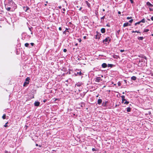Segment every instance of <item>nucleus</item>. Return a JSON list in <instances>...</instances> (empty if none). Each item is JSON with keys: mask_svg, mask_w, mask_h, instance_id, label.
<instances>
[{"mask_svg": "<svg viewBox=\"0 0 153 153\" xmlns=\"http://www.w3.org/2000/svg\"><path fill=\"white\" fill-rule=\"evenodd\" d=\"M126 110L128 112H129L131 110V108L130 107H128L126 108Z\"/></svg>", "mask_w": 153, "mask_h": 153, "instance_id": "2eb2a0df", "label": "nucleus"}, {"mask_svg": "<svg viewBox=\"0 0 153 153\" xmlns=\"http://www.w3.org/2000/svg\"><path fill=\"white\" fill-rule=\"evenodd\" d=\"M29 84V82H25L24 83V84H23V86H25V85L26 84Z\"/></svg>", "mask_w": 153, "mask_h": 153, "instance_id": "412c9836", "label": "nucleus"}, {"mask_svg": "<svg viewBox=\"0 0 153 153\" xmlns=\"http://www.w3.org/2000/svg\"><path fill=\"white\" fill-rule=\"evenodd\" d=\"M121 97L122 98V102H123L124 101L126 100V99H125V96L124 95L122 96H121Z\"/></svg>", "mask_w": 153, "mask_h": 153, "instance_id": "1a4fd4ad", "label": "nucleus"}, {"mask_svg": "<svg viewBox=\"0 0 153 153\" xmlns=\"http://www.w3.org/2000/svg\"><path fill=\"white\" fill-rule=\"evenodd\" d=\"M129 25L128 22H126V23H125L124 24L123 26V27H125L127 26L128 25Z\"/></svg>", "mask_w": 153, "mask_h": 153, "instance_id": "9d476101", "label": "nucleus"}, {"mask_svg": "<svg viewBox=\"0 0 153 153\" xmlns=\"http://www.w3.org/2000/svg\"><path fill=\"white\" fill-rule=\"evenodd\" d=\"M151 19L152 21H153V16H152L151 17Z\"/></svg>", "mask_w": 153, "mask_h": 153, "instance_id": "c03bdc74", "label": "nucleus"}, {"mask_svg": "<svg viewBox=\"0 0 153 153\" xmlns=\"http://www.w3.org/2000/svg\"><path fill=\"white\" fill-rule=\"evenodd\" d=\"M82 74V73L81 72H77V74H76V75H81Z\"/></svg>", "mask_w": 153, "mask_h": 153, "instance_id": "bb28decb", "label": "nucleus"}, {"mask_svg": "<svg viewBox=\"0 0 153 153\" xmlns=\"http://www.w3.org/2000/svg\"><path fill=\"white\" fill-rule=\"evenodd\" d=\"M47 5V4H45V6H46Z\"/></svg>", "mask_w": 153, "mask_h": 153, "instance_id": "e2e57ef3", "label": "nucleus"}, {"mask_svg": "<svg viewBox=\"0 0 153 153\" xmlns=\"http://www.w3.org/2000/svg\"><path fill=\"white\" fill-rule=\"evenodd\" d=\"M46 100H44L43 102H46Z\"/></svg>", "mask_w": 153, "mask_h": 153, "instance_id": "3c124183", "label": "nucleus"}, {"mask_svg": "<svg viewBox=\"0 0 153 153\" xmlns=\"http://www.w3.org/2000/svg\"><path fill=\"white\" fill-rule=\"evenodd\" d=\"M81 84L80 83H77L76 84V85H77L78 87H79L81 86Z\"/></svg>", "mask_w": 153, "mask_h": 153, "instance_id": "cd10ccee", "label": "nucleus"}, {"mask_svg": "<svg viewBox=\"0 0 153 153\" xmlns=\"http://www.w3.org/2000/svg\"><path fill=\"white\" fill-rule=\"evenodd\" d=\"M131 18V17H127V19H129Z\"/></svg>", "mask_w": 153, "mask_h": 153, "instance_id": "f704fd0d", "label": "nucleus"}, {"mask_svg": "<svg viewBox=\"0 0 153 153\" xmlns=\"http://www.w3.org/2000/svg\"><path fill=\"white\" fill-rule=\"evenodd\" d=\"M58 7H59V9H61V8L62 7H61V6H59Z\"/></svg>", "mask_w": 153, "mask_h": 153, "instance_id": "de8ad7c7", "label": "nucleus"}, {"mask_svg": "<svg viewBox=\"0 0 153 153\" xmlns=\"http://www.w3.org/2000/svg\"><path fill=\"white\" fill-rule=\"evenodd\" d=\"M30 44L32 46H33L34 45V44L33 43H31Z\"/></svg>", "mask_w": 153, "mask_h": 153, "instance_id": "ea45409f", "label": "nucleus"}, {"mask_svg": "<svg viewBox=\"0 0 153 153\" xmlns=\"http://www.w3.org/2000/svg\"><path fill=\"white\" fill-rule=\"evenodd\" d=\"M146 5L151 7H153V5L151 4L149 2H146Z\"/></svg>", "mask_w": 153, "mask_h": 153, "instance_id": "0eeeda50", "label": "nucleus"}, {"mask_svg": "<svg viewBox=\"0 0 153 153\" xmlns=\"http://www.w3.org/2000/svg\"><path fill=\"white\" fill-rule=\"evenodd\" d=\"M98 95H97V96H96L97 97H98Z\"/></svg>", "mask_w": 153, "mask_h": 153, "instance_id": "69168bd1", "label": "nucleus"}, {"mask_svg": "<svg viewBox=\"0 0 153 153\" xmlns=\"http://www.w3.org/2000/svg\"><path fill=\"white\" fill-rule=\"evenodd\" d=\"M31 34H33V33H32V32H31Z\"/></svg>", "mask_w": 153, "mask_h": 153, "instance_id": "0e129e2a", "label": "nucleus"}, {"mask_svg": "<svg viewBox=\"0 0 153 153\" xmlns=\"http://www.w3.org/2000/svg\"><path fill=\"white\" fill-rule=\"evenodd\" d=\"M111 39L109 37H107L106 38V39L103 40V43H105L106 42H108L109 43V42H110Z\"/></svg>", "mask_w": 153, "mask_h": 153, "instance_id": "f257e3e1", "label": "nucleus"}, {"mask_svg": "<svg viewBox=\"0 0 153 153\" xmlns=\"http://www.w3.org/2000/svg\"><path fill=\"white\" fill-rule=\"evenodd\" d=\"M77 45V44H76V45Z\"/></svg>", "mask_w": 153, "mask_h": 153, "instance_id": "338daca9", "label": "nucleus"}, {"mask_svg": "<svg viewBox=\"0 0 153 153\" xmlns=\"http://www.w3.org/2000/svg\"><path fill=\"white\" fill-rule=\"evenodd\" d=\"M82 9V7H81L79 9V10H81Z\"/></svg>", "mask_w": 153, "mask_h": 153, "instance_id": "864d4df0", "label": "nucleus"}, {"mask_svg": "<svg viewBox=\"0 0 153 153\" xmlns=\"http://www.w3.org/2000/svg\"><path fill=\"white\" fill-rule=\"evenodd\" d=\"M30 80V78L29 77H28L27 78L25 79V81L26 82H28L29 83V80Z\"/></svg>", "mask_w": 153, "mask_h": 153, "instance_id": "aec40b11", "label": "nucleus"}, {"mask_svg": "<svg viewBox=\"0 0 153 153\" xmlns=\"http://www.w3.org/2000/svg\"><path fill=\"white\" fill-rule=\"evenodd\" d=\"M149 31V30L148 29H145L144 30V32H147Z\"/></svg>", "mask_w": 153, "mask_h": 153, "instance_id": "a878e982", "label": "nucleus"}, {"mask_svg": "<svg viewBox=\"0 0 153 153\" xmlns=\"http://www.w3.org/2000/svg\"><path fill=\"white\" fill-rule=\"evenodd\" d=\"M101 31L102 33H104L105 32V29L104 28H102L101 30Z\"/></svg>", "mask_w": 153, "mask_h": 153, "instance_id": "ddd939ff", "label": "nucleus"}, {"mask_svg": "<svg viewBox=\"0 0 153 153\" xmlns=\"http://www.w3.org/2000/svg\"><path fill=\"white\" fill-rule=\"evenodd\" d=\"M107 26H108L109 27V26L108 25H107Z\"/></svg>", "mask_w": 153, "mask_h": 153, "instance_id": "052dcab7", "label": "nucleus"}, {"mask_svg": "<svg viewBox=\"0 0 153 153\" xmlns=\"http://www.w3.org/2000/svg\"><path fill=\"white\" fill-rule=\"evenodd\" d=\"M118 13L119 14H121V12H120V11H119V12H118Z\"/></svg>", "mask_w": 153, "mask_h": 153, "instance_id": "8fccbe9b", "label": "nucleus"}, {"mask_svg": "<svg viewBox=\"0 0 153 153\" xmlns=\"http://www.w3.org/2000/svg\"><path fill=\"white\" fill-rule=\"evenodd\" d=\"M138 39L139 40H142L143 39V37H138Z\"/></svg>", "mask_w": 153, "mask_h": 153, "instance_id": "6ab92c4d", "label": "nucleus"}, {"mask_svg": "<svg viewBox=\"0 0 153 153\" xmlns=\"http://www.w3.org/2000/svg\"><path fill=\"white\" fill-rule=\"evenodd\" d=\"M100 35H99V34L98 33L97 35H96L95 38L96 39H99L100 38Z\"/></svg>", "mask_w": 153, "mask_h": 153, "instance_id": "4468645a", "label": "nucleus"}, {"mask_svg": "<svg viewBox=\"0 0 153 153\" xmlns=\"http://www.w3.org/2000/svg\"><path fill=\"white\" fill-rule=\"evenodd\" d=\"M92 150L93 151H96V149L94 148H93L92 149Z\"/></svg>", "mask_w": 153, "mask_h": 153, "instance_id": "79ce46f5", "label": "nucleus"}, {"mask_svg": "<svg viewBox=\"0 0 153 153\" xmlns=\"http://www.w3.org/2000/svg\"><path fill=\"white\" fill-rule=\"evenodd\" d=\"M66 31V30H65L63 32V33L64 34L65 33Z\"/></svg>", "mask_w": 153, "mask_h": 153, "instance_id": "603ef678", "label": "nucleus"}, {"mask_svg": "<svg viewBox=\"0 0 153 153\" xmlns=\"http://www.w3.org/2000/svg\"><path fill=\"white\" fill-rule=\"evenodd\" d=\"M85 4L87 5L88 6V7L90 8L91 4L90 3H88V1H85Z\"/></svg>", "mask_w": 153, "mask_h": 153, "instance_id": "f8f14e48", "label": "nucleus"}, {"mask_svg": "<svg viewBox=\"0 0 153 153\" xmlns=\"http://www.w3.org/2000/svg\"><path fill=\"white\" fill-rule=\"evenodd\" d=\"M108 103V102L107 101H105V102H103V105H104V106H106V105Z\"/></svg>", "mask_w": 153, "mask_h": 153, "instance_id": "f3484780", "label": "nucleus"}, {"mask_svg": "<svg viewBox=\"0 0 153 153\" xmlns=\"http://www.w3.org/2000/svg\"><path fill=\"white\" fill-rule=\"evenodd\" d=\"M105 18V16L101 18V19H103Z\"/></svg>", "mask_w": 153, "mask_h": 153, "instance_id": "58836bf2", "label": "nucleus"}, {"mask_svg": "<svg viewBox=\"0 0 153 153\" xmlns=\"http://www.w3.org/2000/svg\"><path fill=\"white\" fill-rule=\"evenodd\" d=\"M122 93H123V94H125V92H123Z\"/></svg>", "mask_w": 153, "mask_h": 153, "instance_id": "4d7b16f0", "label": "nucleus"}, {"mask_svg": "<svg viewBox=\"0 0 153 153\" xmlns=\"http://www.w3.org/2000/svg\"><path fill=\"white\" fill-rule=\"evenodd\" d=\"M133 19H131V20L129 21V22L130 23H131L133 22Z\"/></svg>", "mask_w": 153, "mask_h": 153, "instance_id": "2f4dec72", "label": "nucleus"}, {"mask_svg": "<svg viewBox=\"0 0 153 153\" xmlns=\"http://www.w3.org/2000/svg\"><path fill=\"white\" fill-rule=\"evenodd\" d=\"M81 39H80V40H79V42H81Z\"/></svg>", "mask_w": 153, "mask_h": 153, "instance_id": "6e6d98bb", "label": "nucleus"}, {"mask_svg": "<svg viewBox=\"0 0 153 153\" xmlns=\"http://www.w3.org/2000/svg\"><path fill=\"white\" fill-rule=\"evenodd\" d=\"M107 66V64L105 63H103L102 65V66L103 68H105Z\"/></svg>", "mask_w": 153, "mask_h": 153, "instance_id": "6e6552de", "label": "nucleus"}, {"mask_svg": "<svg viewBox=\"0 0 153 153\" xmlns=\"http://www.w3.org/2000/svg\"><path fill=\"white\" fill-rule=\"evenodd\" d=\"M59 29L60 30H62V28H61V27H59Z\"/></svg>", "mask_w": 153, "mask_h": 153, "instance_id": "37998d69", "label": "nucleus"}, {"mask_svg": "<svg viewBox=\"0 0 153 153\" xmlns=\"http://www.w3.org/2000/svg\"><path fill=\"white\" fill-rule=\"evenodd\" d=\"M40 103L39 102H35L34 103V105L36 106H39Z\"/></svg>", "mask_w": 153, "mask_h": 153, "instance_id": "423d86ee", "label": "nucleus"}, {"mask_svg": "<svg viewBox=\"0 0 153 153\" xmlns=\"http://www.w3.org/2000/svg\"><path fill=\"white\" fill-rule=\"evenodd\" d=\"M102 10H103V11H105V9H103Z\"/></svg>", "mask_w": 153, "mask_h": 153, "instance_id": "5fc2aeb1", "label": "nucleus"}, {"mask_svg": "<svg viewBox=\"0 0 153 153\" xmlns=\"http://www.w3.org/2000/svg\"><path fill=\"white\" fill-rule=\"evenodd\" d=\"M140 23V21L138 22H137L135 24V25H137V24H139Z\"/></svg>", "mask_w": 153, "mask_h": 153, "instance_id": "c756f323", "label": "nucleus"}, {"mask_svg": "<svg viewBox=\"0 0 153 153\" xmlns=\"http://www.w3.org/2000/svg\"><path fill=\"white\" fill-rule=\"evenodd\" d=\"M36 146H38V144H36Z\"/></svg>", "mask_w": 153, "mask_h": 153, "instance_id": "bf43d9fd", "label": "nucleus"}, {"mask_svg": "<svg viewBox=\"0 0 153 153\" xmlns=\"http://www.w3.org/2000/svg\"><path fill=\"white\" fill-rule=\"evenodd\" d=\"M149 11H153V9L151 8H149Z\"/></svg>", "mask_w": 153, "mask_h": 153, "instance_id": "c9c22d12", "label": "nucleus"}, {"mask_svg": "<svg viewBox=\"0 0 153 153\" xmlns=\"http://www.w3.org/2000/svg\"><path fill=\"white\" fill-rule=\"evenodd\" d=\"M102 102V100L101 99H99L97 101V103L98 104L100 105L101 103Z\"/></svg>", "mask_w": 153, "mask_h": 153, "instance_id": "9b49d317", "label": "nucleus"}, {"mask_svg": "<svg viewBox=\"0 0 153 153\" xmlns=\"http://www.w3.org/2000/svg\"><path fill=\"white\" fill-rule=\"evenodd\" d=\"M86 36H84V37H83V38H84V39H86Z\"/></svg>", "mask_w": 153, "mask_h": 153, "instance_id": "09e8293b", "label": "nucleus"}, {"mask_svg": "<svg viewBox=\"0 0 153 153\" xmlns=\"http://www.w3.org/2000/svg\"><path fill=\"white\" fill-rule=\"evenodd\" d=\"M131 79L133 80H135L136 79V77L135 76H132L131 77Z\"/></svg>", "mask_w": 153, "mask_h": 153, "instance_id": "dca6fc26", "label": "nucleus"}, {"mask_svg": "<svg viewBox=\"0 0 153 153\" xmlns=\"http://www.w3.org/2000/svg\"><path fill=\"white\" fill-rule=\"evenodd\" d=\"M145 59H146V57H145L144 58Z\"/></svg>", "mask_w": 153, "mask_h": 153, "instance_id": "774afa93", "label": "nucleus"}, {"mask_svg": "<svg viewBox=\"0 0 153 153\" xmlns=\"http://www.w3.org/2000/svg\"><path fill=\"white\" fill-rule=\"evenodd\" d=\"M68 30V29L67 28H66L65 30L66 31V30Z\"/></svg>", "mask_w": 153, "mask_h": 153, "instance_id": "13d9d810", "label": "nucleus"}, {"mask_svg": "<svg viewBox=\"0 0 153 153\" xmlns=\"http://www.w3.org/2000/svg\"><path fill=\"white\" fill-rule=\"evenodd\" d=\"M8 1V6H10L13 5V2L12 0H7Z\"/></svg>", "mask_w": 153, "mask_h": 153, "instance_id": "f03ea898", "label": "nucleus"}, {"mask_svg": "<svg viewBox=\"0 0 153 153\" xmlns=\"http://www.w3.org/2000/svg\"><path fill=\"white\" fill-rule=\"evenodd\" d=\"M129 103V102L127 101H126L124 102L125 104H128Z\"/></svg>", "mask_w": 153, "mask_h": 153, "instance_id": "72a5a7b5", "label": "nucleus"}, {"mask_svg": "<svg viewBox=\"0 0 153 153\" xmlns=\"http://www.w3.org/2000/svg\"><path fill=\"white\" fill-rule=\"evenodd\" d=\"M32 29H33V27H29V29L30 31H31V30Z\"/></svg>", "mask_w": 153, "mask_h": 153, "instance_id": "473e14b6", "label": "nucleus"}, {"mask_svg": "<svg viewBox=\"0 0 153 153\" xmlns=\"http://www.w3.org/2000/svg\"><path fill=\"white\" fill-rule=\"evenodd\" d=\"M63 51L64 52H66L67 51V50L66 49H63Z\"/></svg>", "mask_w": 153, "mask_h": 153, "instance_id": "e433bc0d", "label": "nucleus"}, {"mask_svg": "<svg viewBox=\"0 0 153 153\" xmlns=\"http://www.w3.org/2000/svg\"><path fill=\"white\" fill-rule=\"evenodd\" d=\"M113 65H112V64H108V67H110L111 68V67H112Z\"/></svg>", "mask_w": 153, "mask_h": 153, "instance_id": "b1692460", "label": "nucleus"}, {"mask_svg": "<svg viewBox=\"0 0 153 153\" xmlns=\"http://www.w3.org/2000/svg\"><path fill=\"white\" fill-rule=\"evenodd\" d=\"M2 118L3 119H4L6 118V115L5 114H4L2 117Z\"/></svg>", "mask_w": 153, "mask_h": 153, "instance_id": "5701e85b", "label": "nucleus"}, {"mask_svg": "<svg viewBox=\"0 0 153 153\" xmlns=\"http://www.w3.org/2000/svg\"><path fill=\"white\" fill-rule=\"evenodd\" d=\"M46 3H48V1H46Z\"/></svg>", "mask_w": 153, "mask_h": 153, "instance_id": "680f3d73", "label": "nucleus"}, {"mask_svg": "<svg viewBox=\"0 0 153 153\" xmlns=\"http://www.w3.org/2000/svg\"><path fill=\"white\" fill-rule=\"evenodd\" d=\"M102 80L101 78L100 77H97L96 78L95 81L99 82L100 81Z\"/></svg>", "mask_w": 153, "mask_h": 153, "instance_id": "20e7f679", "label": "nucleus"}, {"mask_svg": "<svg viewBox=\"0 0 153 153\" xmlns=\"http://www.w3.org/2000/svg\"><path fill=\"white\" fill-rule=\"evenodd\" d=\"M62 10H63V11H65V8H63V9H62Z\"/></svg>", "mask_w": 153, "mask_h": 153, "instance_id": "49530a36", "label": "nucleus"}, {"mask_svg": "<svg viewBox=\"0 0 153 153\" xmlns=\"http://www.w3.org/2000/svg\"><path fill=\"white\" fill-rule=\"evenodd\" d=\"M5 8L8 11H10L11 7H9L8 5L7 4H5Z\"/></svg>", "mask_w": 153, "mask_h": 153, "instance_id": "7ed1b4c3", "label": "nucleus"}, {"mask_svg": "<svg viewBox=\"0 0 153 153\" xmlns=\"http://www.w3.org/2000/svg\"><path fill=\"white\" fill-rule=\"evenodd\" d=\"M4 153H8V152L6 150L5 151Z\"/></svg>", "mask_w": 153, "mask_h": 153, "instance_id": "a18cd8bd", "label": "nucleus"}, {"mask_svg": "<svg viewBox=\"0 0 153 153\" xmlns=\"http://www.w3.org/2000/svg\"><path fill=\"white\" fill-rule=\"evenodd\" d=\"M25 45L26 47H28L29 45V44L28 43H26L25 44Z\"/></svg>", "mask_w": 153, "mask_h": 153, "instance_id": "4be33fe9", "label": "nucleus"}, {"mask_svg": "<svg viewBox=\"0 0 153 153\" xmlns=\"http://www.w3.org/2000/svg\"><path fill=\"white\" fill-rule=\"evenodd\" d=\"M132 33H140V32L139 31H132Z\"/></svg>", "mask_w": 153, "mask_h": 153, "instance_id": "393cba45", "label": "nucleus"}, {"mask_svg": "<svg viewBox=\"0 0 153 153\" xmlns=\"http://www.w3.org/2000/svg\"><path fill=\"white\" fill-rule=\"evenodd\" d=\"M23 9L25 11H27L29 10V8L27 7H23Z\"/></svg>", "mask_w": 153, "mask_h": 153, "instance_id": "39448f33", "label": "nucleus"}, {"mask_svg": "<svg viewBox=\"0 0 153 153\" xmlns=\"http://www.w3.org/2000/svg\"><path fill=\"white\" fill-rule=\"evenodd\" d=\"M117 84L119 86H120L121 85V83L120 82H118L117 83Z\"/></svg>", "mask_w": 153, "mask_h": 153, "instance_id": "7c9ffc66", "label": "nucleus"}, {"mask_svg": "<svg viewBox=\"0 0 153 153\" xmlns=\"http://www.w3.org/2000/svg\"><path fill=\"white\" fill-rule=\"evenodd\" d=\"M132 4H133L134 3V1L133 0H130Z\"/></svg>", "mask_w": 153, "mask_h": 153, "instance_id": "4c0bfd02", "label": "nucleus"}, {"mask_svg": "<svg viewBox=\"0 0 153 153\" xmlns=\"http://www.w3.org/2000/svg\"><path fill=\"white\" fill-rule=\"evenodd\" d=\"M8 123V122H7V123H6V124H5V125H4V126L5 127H6L7 126H8L7 125V124Z\"/></svg>", "mask_w": 153, "mask_h": 153, "instance_id": "c85d7f7f", "label": "nucleus"}, {"mask_svg": "<svg viewBox=\"0 0 153 153\" xmlns=\"http://www.w3.org/2000/svg\"><path fill=\"white\" fill-rule=\"evenodd\" d=\"M140 22L145 23L146 22V20L143 19L142 20L140 21Z\"/></svg>", "mask_w": 153, "mask_h": 153, "instance_id": "a211bd4d", "label": "nucleus"}, {"mask_svg": "<svg viewBox=\"0 0 153 153\" xmlns=\"http://www.w3.org/2000/svg\"><path fill=\"white\" fill-rule=\"evenodd\" d=\"M120 51L121 52H123L124 51V50H121Z\"/></svg>", "mask_w": 153, "mask_h": 153, "instance_id": "a19ab883", "label": "nucleus"}]
</instances>
